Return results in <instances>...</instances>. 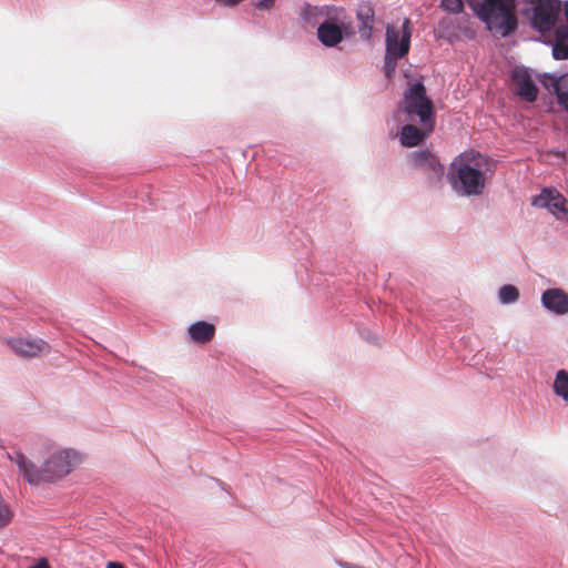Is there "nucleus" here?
I'll return each instance as SVG.
<instances>
[{"label": "nucleus", "instance_id": "393cba45", "mask_svg": "<svg viewBox=\"0 0 568 568\" xmlns=\"http://www.w3.org/2000/svg\"><path fill=\"white\" fill-rule=\"evenodd\" d=\"M565 16L568 21V1L565 3Z\"/></svg>", "mask_w": 568, "mask_h": 568}, {"label": "nucleus", "instance_id": "412c9836", "mask_svg": "<svg viewBox=\"0 0 568 568\" xmlns=\"http://www.w3.org/2000/svg\"><path fill=\"white\" fill-rule=\"evenodd\" d=\"M442 7L453 13H457L463 9V0H442Z\"/></svg>", "mask_w": 568, "mask_h": 568}, {"label": "nucleus", "instance_id": "9b49d317", "mask_svg": "<svg viewBox=\"0 0 568 568\" xmlns=\"http://www.w3.org/2000/svg\"><path fill=\"white\" fill-rule=\"evenodd\" d=\"M542 305L557 315L568 313V294L560 288H549L542 293Z\"/></svg>", "mask_w": 568, "mask_h": 568}, {"label": "nucleus", "instance_id": "7ed1b4c3", "mask_svg": "<svg viewBox=\"0 0 568 568\" xmlns=\"http://www.w3.org/2000/svg\"><path fill=\"white\" fill-rule=\"evenodd\" d=\"M304 19L310 23H317V18L325 20L317 28L320 42L328 48L336 47L345 36L351 34V27L345 23V10L334 6L312 7L307 4L303 11Z\"/></svg>", "mask_w": 568, "mask_h": 568}, {"label": "nucleus", "instance_id": "39448f33", "mask_svg": "<svg viewBox=\"0 0 568 568\" xmlns=\"http://www.w3.org/2000/svg\"><path fill=\"white\" fill-rule=\"evenodd\" d=\"M404 111L410 120L418 118L420 124L432 132L435 125L433 101L427 97L426 88L422 82L409 84L404 94Z\"/></svg>", "mask_w": 568, "mask_h": 568}, {"label": "nucleus", "instance_id": "f03ea898", "mask_svg": "<svg viewBox=\"0 0 568 568\" xmlns=\"http://www.w3.org/2000/svg\"><path fill=\"white\" fill-rule=\"evenodd\" d=\"M455 175L452 176L454 189L464 195H479L485 189V171L488 166L486 156L478 152L462 153L453 163Z\"/></svg>", "mask_w": 568, "mask_h": 568}, {"label": "nucleus", "instance_id": "6e6552de", "mask_svg": "<svg viewBox=\"0 0 568 568\" xmlns=\"http://www.w3.org/2000/svg\"><path fill=\"white\" fill-rule=\"evenodd\" d=\"M559 3H540L534 10L532 24L540 32L550 31L557 21Z\"/></svg>", "mask_w": 568, "mask_h": 568}, {"label": "nucleus", "instance_id": "ddd939ff", "mask_svg": "<svg viewBox=\"0 0 568 568\" xmlns=\"http://www.w3.org/2000/svg\"><path fill=\"white\" fill-rule=\"evenodd\" d=\"M356 18L358 21V32L361 38L369 40L375 21L374 8L369 2L359 3L356 10Z\"/></svg>", "mask_w": 568, "mask_h": 568}, {"label": "nucleus", "instance_id": "2eb2a0df", "mask_svg": "<svg viewBox=\"0 0 568 568\" xmlns=\"http://www.w3.org/2000/svg\"><path fill=\"white\" fill-rule=\"evenodd\" d=\"M427 133L429 132L426 128L420 130L413 124H406L402 128L400 143L408 148L416 146L425 139Z\"/></svg>", "mask_w": 568, "mask_h": 568}, {"label": "nucleus", "instance_id": "4be33fe9", "mask_svg": "<svg viewBox=\"0 0 568 568\" xmlns=\"http://www.w3.org/2000/svg\"><path fill=\"white\" fill-rule=\"evenodd\" d=\"M275 0H260L257 2V8L260 9H270L274 6Z\"/></svg>", "mask_w": 568, "mask_h": 568}, {"label": "nucleus", "instance_id": "423d86ee", "mask_svg": "<svg viewBox=\"0 0 568 568\" xmlns=\"http://www.w3.org/2000/svg\"><path fill=\"white\" fill-rule=\"evenodd\" d=\"M410 20L405 19L403 21L402 34L400 31L393 27L387 26L386 28V53L388 58L394 60L400 59L406 55L409 51L410 45Z\"/></svg>", "mask_w": 568, "mask_h": 568}, {"label": "nucleus", "instance_id": "b1692460", "mask_svg": "<svg viewBox=\"0 0 568 568\" xmlns=\"http://www.w3.org/2000/svg\"><path fill=\"white\" fill-rule=\"evenodd\" d=\"M106 568H124V566L121 562L110 561L108 562Z\"/></svg>", "mask_w": 568, "mask_h": 568}, {"label": "nucleus", "instance_id": "5701e85b", "mask_svg": "<svg viewBox=\"0 0 568 568\" xmlns=\"http://www.w3.org/2000/svg\"><path fill=\"white\" fill-rule=\"evenodd\" d=\"M29 568H51V567L48 564V560L42 558L34 566H31Z\"/></svg>", "mask_w": 568, "mask_h": 568}, {"label": "nucleus", "instance_id": "dca6fc26", "mask_svg": "<svg viewBox=\"0 0 568 568\" xmlns=\"http://www.w3.org/2000/svg\"><path fill=\"white\" fill-rule=\"evenodd\" d=\"M552 55L556 60L568 59V28L559 27L556 30V43L552 48Z\"/></svg>", "mask_w": 568, "mask_h": 568}, {"label": "nucleus", "instance_id": "20e7f679", "mask_svg": "<svg viewBox=\"0 0 568 568\" xmlns=\"http://www.w3.org/2000/svg\"><path fill=\"white\" fill-rule=\"evenodd\" d=\"M467 2L495 34L506 37L517 28L516 0H467Z\"/></svg>", "mask_w": 568, "mask_h": 568}, {"label": "nucleus", "instance_id": "f257e3e1", "mask_svg": "<svg viewBox=\"0 0 568 568\" xmlns=\"http://www.w3.org/2000/svg\"><path fill=\"white\" fill-rule=\"evenodd\" d=\"M9 458L18 466L24 479L31 485L54 483L70 474L80 462L77 452L59 449L57 447H49L47 449L45 457L40 467L28 459L21 452H14L12 455H9Z\"/></svg>", "mask_w": 568, "mask_h": 568}, {"label": "nucleus", "instance_id": "9d476101", "mask_svg": "<svg viewBox=\"0 0 568 568\" xmlns=\"http://www.w3.org/2000/svg\"><path fill=\"white\" fill-rule=\"evenodd\" d=\"M11 349L22 357H34L49 351V345L42 339L14 338L8 342Z\"/></svg>", "mask_w": 568, "mask_h": 568}, {"label": "nucleus", "instance_id": "6ab92c4d", "mask_svg": "<svg viewBox=\"0 0 568 568\" xmlns=\"http://www.w3.org/2000/svg\"><path fill=\"white\" fill-rule=\"evenodd\" d=\"M519 297V291L514 285H504L499 290V298L503 303L516 302Z\"/></svg>", "mask_w": 568, "mask_h": 568}, {"label": "nucleus", "instance_id": "f3484780", "mask_svg": "<svg viewBox=\"0 0 568 568\" xmlns=\"http://www.w3.org/2000/svg\"><path fill=\"white\" fill-rule=\"evenodd\" d=\"M554 393L568 402V372L565 369H559L556 374L554 384H552Z\"/></svg>", "mask_w": 568, "mask_h": 568}, {"label": "nucleus", "instance_id": "4468645a", "mask_svg": "<svg viewBox=\"0 0 568 568\" xmlns=\"http://www.w3.org/2000/svg\"><path fill=\"white\" fill-rule=\"evenodd\" d=\"M190 338L196 344L209 343L215 333L214 325L207 322H194L187 329Z\"/></svg>", "mask_w": 568, "mask_h": 568}, {"label": "nucleus", "instance_id": "0eeeda50", "mask_svg": "<svg viewBox=\"0 0 568 568\" xmlns=\"http://www.w3.org/2000/svg\"><path fill=\"white\" fill-rule=\"evenodd\" d=\"M409 162L414 168L422 170L427 175L429 182H439L444 175V165L429 150L412 152L409 155Z\"/></svg>", "mask_w": 568, "mask_h": 568}, {"label": "nucleus", "instance_id": "1a4fd4ad", "mask_svg": "<svg viewBox=\"0 0 568 568\" xmlns=\"http://www.w3.org/2000/svg\"><path fill=\"white\" fill-rule=\"evenodd\" d=\"M513 81L517 94L527 102H534L538 95V88L534 83L529 72L525 68H517L513 72Z\"/></svg>", "mask_w": 568, "mask_h": 568}, {"label": "nucleus", "instance_id": "aec40b11", "mask_svg": "<svg viewBox=\"0 0 568 568\" xmlns=\"http://www.w3.org/2000/svg\"><path fill=\"white\" fill-rule=\"evenodd\" d=\"M13 514L9 506L0 499V528L8 526L12 520Z\"/></svg>", "mask_w": 568, "mask_h": 568}, {"label": "nucleus", "instance_id": "f8f14e48", "mask_svg": "<svg viewBox=\"0 0 568 568\" xmlns=\"http://www.w3.org/2000/svg\"><path fill=\"white\" fill-rule=\"evenodd\" d=\"M565 197L556 190L545 189L532 201V204L538 207H546L552 214L558 215L565 213Z\"/></svg>", "mask_w": 568, "mask_h": 568}, {"label": "nucleus", "instance_id": "a211bd4d", "mask_svg": "<svg viewBox=\"0 0 568 568\" xmlns=\"http://www.w3.org/2000/svg\"><path fill=\"white\" fill-rule=\"evenodd\" d=\"M558 101L564 104L568 112V74L562 77L555 85Z\"/></svg>", "mask_w": 568, "mask_h": 568}]
</instances>
